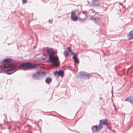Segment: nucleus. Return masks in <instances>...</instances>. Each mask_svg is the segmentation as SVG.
Listing matches in <instances>:
<instances>
[{"label": "nucleus", "instance_id": "6ab92c4d", "mask_svg": "<svg viewBox=\"0 0 133 133\" xmlns=\"http://www.w3.org/2000/svg\"><path fill=\"white\" fill-rule=\"evenodd\" d=\"M41 59L44 60L47 58V56L45 55V54H44L43 56H41Z\"/></svg>", "mask_w": 133, "mask_h": 133}, {"label": "nucleus", "instance_id": "7c9ffc66", "mask_svg": "<svg viewBox=\"0 0 133 133\" xmlns=\"http://www.w3.org/2000/svg\"><path fill=\"white\" fill-rule=\"evenodd\" d=\"M101 97H100V99H101Z\"/></svg>", "mask_w": 133, "mask_h": 133}, {"label": "nucleus", "instance_id": "e433bc0d", "mask_svg": "<svg viewBox=\"0 0 133 133\" xmlns=\"http://www.w3.org/2000/svg\"><path fill=\"white\" fill-rule=\"evenodd\" d=\"M125 0L124 1V2H125Z\"/></svg>", "mask_w": 133, "mask_h": 133}, {"label": "nucleus", "instance_id": "a878e982", "mask_svg": "<svg viewBox=\"0 0 133 133\" xmlns=\"http://www.w3.org/2000/svg\"><path fill=\"white\" fill-rule=\"evenodd\" d=\"M3 97H1V98H0V99L1 100H2V99H3Z\"/></svg>", "mask_w": 133, "mask_h": 133}, {"label": "nucleus", "instance_id": "f3484780", "mask_svg": "<svg viewBox=\"0 0 133 133\" xmlns=\"http://www.w3.org/2000/svg\"><path fill=\"white\" fill-rule=\"evenodd\" d=\"M64 52L63 55L65 57H68L69 55V52L66 50H65Z\"/></svg>", "mask_w": 133, "mask_h": 133}, {"label": "nucleus", "instance_id": "412c9836", "mask_svg": "<svg viewBox=\"0 0 133 133\" xmlns=\"http://www.w3.org/2000/svg\"><path fill=\"white\" fill-rule=\"evenodd\" d=\"M22 4H26L27 3L28 0H22Z\"/></svg>", "mask_w": 133, "mask_h": 133}, {"label": "nucleus", "instance_id": "aec40b11", "mask_svg": "<svg viewBox=\"0 0 133 133\" xmlns=\"http://www.w3.org/2000/svg\"><path fill=\"white\" fill-rule=\"evenodd\" d=\"M67 49L68 50L67 51L69 52H72L71 51L72 50L71 47H68Z\"/></svg>", "mask_w": 133, "mask_h": 133}, {"label": "nucleus", "instance_id": "9b49d317", "mask_svg": "<svg viewBox=\"0 0 133 133\" xmlns=\"http://www.w3.org/2000/svg\"><path fill=\"white\" fill-rule=\"evenodd\" d=\"M99 19V17H96L95 18L91 17L89 19V20H91L92 21L96 24L97 25L98 23V22Z\"/></svg>", "mask_w": 133, "mask_h": 133}, {"label": "nucleus", "instance_id": "f257e3e1", "mask_svg": "<svg viewBox=\"0 0 133 133\" xmlns=\"http://www.w3.org/2000/svg\"><path fill=\"white\" fill-rule=\"evenodd\" d=\"M47 52L49 55V56L48 59L46 62L59 65L60 62L58 57L57 55L54 56L55 54L57 53V50H54L52 48H48L47 50Z\"/></svg>", "mask_w": 133, "mask_h": 133}, {"label": "nucleus", "instance_id": "a211bd4d", "mask_svg": "<svg viewBox=\"0 0 133 133\" xmlns=\"http://www.w3.org/2000/svg\"><path fill=\"white\" fill-rule=\"evenodd\" d=\"M53 74L57 78H58L59 77L58 76V71H56L54 72Z\"/></svg>", "mask_w": 133, "mask_h": 133}, {"label": "nucleus", "instance_id": "473e14b6", "mask_svg": "<svg viewBox=\"0 0 133 133\" xmlns=\"http://www.w3.org/2000/svg\"><path fill=\"white\" fill-rule=\"evenodd\" d=\"M114 107L115 108H116L115 107L114 105Z\"/></svg>", "mask_w": 133, "mask_h": 133}, {"label": "nucleus", "instance_id": "423d86ee", "mask_svg": "<svg viewBox=\"0 0 133 133\" xmlns=\"http://www.w3.org/2000/svg\"><path fill=\"white\" fill-rule=\"evenodd\" d=\"M102 128L99 124L94 125L91 127V130L92 133H96L100 131Z\"/></svg>", "mask_w": 133, "mask_h": 133}, {"label": "nucleus", "instance_id": "c85d7f7f", "mask_svg": "<svg viewBox=\"0 0 133 133\" xmlns=\"http://www.w3.org/2000/svg\"><path fill=\"white\" fill-rule=\"evenodd\" d=\"M97 74L99 75V76H100L101 77H102L101 76V75H99V74Z\"/></svg>", "mask_w": 133, "mask_h": 133}, {"label": "nucleus", "instance_id": "b1692460", "mask_svg": "<svg viewBox=\"0 0 133 133\" xmlns=\"http://www.w3.org/2000/svg\"><path fill=\"white\" fill-rule=\"evenodd\" d=\"M81 13H82V12H78V15H77L78 16H79L80 15V14H81Z\"/></svg>", "mask_w": 133, "mask_h": 133}, {"label": "nucleus", "instance_id": "f03ea898", "mask_svg": "<svg viewBox=\"0 0 133 133\" xmlns=\"http://www.w3.org/2000/svg\"><path fill=\"white\" fill-rule=\"evenodd\" d=\"M13 61V59L9 58L3 60L2 63L4 64L0 66V68L1 69L0 70V73L2 72L4 69L12 67L14 64Z\"/></svg>", "mask_w": 133, "mask_h": 133}, {"label": "nucleus", "instance_id": "20e7f679", "mask_svg": "<svg viewBox=\"0 0 133 133\" xmlns=\"http://www.w3.org/2000/svg\"><path fill=\"white\" fill-rule=\"evenodd\" d=\"M92 76L89 73L83 71H80L79 74L77 76V77L80 79H87L89 78Z\"/></svg>", "mask_w": 133, "mask_h": 133}, {"label": "nucleus", "instance_id": "393cba45", "mask_svg": "<svg viewBox=\"0 0 133 133\" xmlns=\"http://www.w3.org/2000/svg\"><path fill=\"white\" fill-rule=\"evenodd\" d=\"M68 128V129L69 130H70V131H74L73 130H72L71 129H70V128Z\"/></svg>", "mask_w": 133, "mask_h": 133}, {"label": "nucleus", "instance_id": "9d476101", "mask_svg": "<svg viewBox=\"0 0 133 133\" xmlns=\"http://www.w3.org/2000/svg\"><path fill=\"white\" fill-rule=\"evenodd\" d=\"M17 71L16 69H12L10 70H5L3 71V72L5 74L7 75H10L12 74L15 72Z\"/></svg>", "mask_w": 133, "mask_h": 133}, {"label": "nucleus", "instance_id": "72a5a7b5", "mask_svg": "<svg viewBox=\"0 0 133 133\" xmlns=\"http://www.w3.org/2000/svg\"><path fill=\"white\" fill-rule=\"evenodd\" d=\"M113 131H115L114 130Z\"/></svg>", "mask_w": 133, "mask_h": 133}, {"label": "nucleus", "instance_id": "4468645a", "mask_svg": "<svg viewBox=\"0 0 133 133\" xmlns=\"http://www.w3.org/2000/svg\"><path fill=\"white\" fill-rule=\"evenodd\" d=\"M52 81V78L51 77H48L45 80V82L48 84L50 83Z\"/></svg>", "mask_w": 133, "mask_h": 133}, {"label": "nucleus", "instance_id": "c756f323", "mask_svg": "<svg viewBox=\"0 0 133 133\" xmlns=\"http://www.w3.org/2000/svg\"><path fill=\"white\" fill-rule=\"evenodd\" d=\"M108 128L110 130L111 129V128H110L109 127H108Z\"/></svg>", "mask_w": 133, "mask_h": 133}, {"label": "nucleus", "instance_id": "6e6552de", "mask_svg": "<svg viewBox=\"0 0 133 133\" xmlns=\"http://www.w3.org/2000/svg\"><path fill=\"white\" fill-rule=\"evenodd\" d=\"M108 120L106 118L104 119H101L99 121V125L102 128L103 127V125H108Z\"/></svg>", "mask_w": 133, "mask_h": 133}, {"label": "nucleus", "instance_id": "1a4fd4ad", "mask_svg": "<svg viewBox=\"0 0 133 133\" xmlns=\"http://www.w3.org/2000/svg\"><path fill=\"white\" fill-rule=\"evenodd\" d=\"M71 20L74 21H76L78 20V17L74 11L72 12L71 13Z\"/></svg>", "mask_w": 133, "mask_h": 133}, {"label": "nucleus", "instance_id": "7ed1b4c3", "mask_svg": "<svg viewBox=\"0 0 133 133\" xmlns=\"http://www.w3.org/2000/svg\"><path fill=\"white\" fill-rule=\"evenodd\" d=\"M38 66L39 65L38 64L27 62L21 64L19 66L18 68L22 69H37Z\"/></svg>", "mask_w": 133, "mask_h": 133}, {"label": "nucleus", "instance_id": "f8f14e48", "mask_svg": "<svg viewBox=\"0 0 133 133\" xmlns=\"http://www.w3.org/2000/svg\"><path fill=\"white\" fill-rule=\"evenodd\" d=\"M129 102L131 104L133 105V96H130L126 98L124 100Z\"/></svg>", "mask_w": 133, "mask_h": 133}, {"label": "nucleus", "instance_id": "cd10ccee", "mask_svg": "<svg viewBox=\"0 0 133 133\" xmlns=\"http://www.w3.org/2000/svg\"><path fill=\"white\" fill-rule=\"evenodd\" d=\"M119 4L120 5H122V6H123V5H122V4H121L120 3H119Z\"/></svg>", "mask_w": 133, "mask_h": 133}, {"label": "nucleus", "instance_id": "39448f33", "mask_svg": "<svg viewBox=\"0 0 133 133\" xmlns=\"http://www.w3.org/2000/svg\"><path fill=\"white\" fill-rule=\"evenodd\" d=\"M46 73L44 71H37L34 74L33 76L36 79H40L41 78V77L44 76L46 75Z\"/></svg>", "mask_w": 133, "mask_h": 133}, {"label": "nucleus", "instance_id": "dca6fc26", "mask_svg": "<svg viewBox=\"0 0 133 133\" xmlns=\"http://www.w3.org/2000/svg\"><path fill=\"white\" fill-rule=\"evenodd\" d=\"M99 4V3L97 0H95L94 1L93 3L92 4L93 6H98Z\"/></svg>", "mask_w": 133, "mask_h": 133}, {"label": "nucleus", "instance_id": "0eeeda50", "mask_svg": "<svg viewBox=\"0 0 133 133\" xmlns=\"http://www.w3.org/2000/svg\"><path fill=\"white\" fill-rule=\"evenodd\" d=\"M71 55H74L72 58L74 60V62L77 64H78L79 61L78 58L77 57V54L73 52H72Z\"/></svg>", "mask_w": 133, "mask_h": 133}, {"label": "nucleus", "instance_id": "5701e85b", "mask_svg": "<svg viewBox=\"0 0 133 133\" xmlns=\"http://www.w3.org/2000/svg\"><path fill=\"white\" fill-rule=\"evenodd\" d=\"M53 21V20H52V19H51V20L49 19V21H48V22L50 23H51Z\"/></svg>", "mask_w": 133, "mask_h": 133}, {"label": "nucleus", "instance_id": "4be33fe9", "mask_svg": "<svg viewBox=\"0 0 133 133\" xmlns=\"http://www.w3.org/2000/svg\"><path fill=\"white\" fill-rule=\"evenodd\" d=\"M82 12L85 15H86V14L87 13V12L86 11H82Z\"/></svg>", "mask_w": 133, "mask_h": 133}, {"label": "nucleus", "instance_id": "ddd939ff", "mask_svg": "<svg viewBox=\"0 0 133 133\" xmlns=\"http://www.w3.org/2000/svg\"><path fill=\"white\" fill-rule=\"evenodd\" d=\"M128 38L129 40L133 38V29L129 33Z\"/></svg>", "mask_w": 133, "mask_h": 133}, {"label": "nucleus", "instance_id": "2f4dec72", "mask_svg": "<svg viewBox=\"0 0 133 133\" xmlns=\"http://www.w3.org/2000/svg\"><path fill=\"white\" fill-rule=\"evenodd\" d=\"M34 48H35V46H34Z\"/></svg>", "mask_w": 133, "mask_h": 133}, {"label": "nucleus", "instance_id": "c9c22d12", "mask_svg": "<svg viewBox=\"0 0 133 133\" xmlns=\"http://www.w3.org/2000/svg\"><path fill=\"white\" fill-rule=\"evenodd\" d=\"M129 69V68H128V70Z\"/></svg>", "mask_w": 133, "mask_h": 133}, {"label": "nucleus", "instance_id": "f704fd0d", "mask_svg": "<svg viewBox=\"0 0 133 133\" xmlns=\"http://www.w3.org/2000/svg\"><path fill=\"white\" fill-rule=\"evenodd\" d=\"M74 65H75V64H74Z\"/></svg>", "mask_w": 133, "mask_h": 133}, {"label": "nucleus", "instance_id": "2eb2a0df", "mask_svg": "<svg viewBox=\"0 0 133 133\" xmlns=\"http://www.w3.org/2000/svg\"><path fill=\"white\" fill-rule=\"evenodd\" d=\"M58 76H60L62 77H63L64 76V73L63 71L62 70H59L58 71Z\"/></svg>", "mask_w": 133, "mask_h": 133}, {"label": "nucleus", "instance_id": "bb28decb", "mask_svg": "<svg viewBox=\"0 0 133 133\" xmlns=\"http://www.w3.org/2000/svg\"><path fill=\"white\" fill-rule=\"evenodd\" d=\"M79 19L80 20H81L82 19V18H80V17H79Z\"/></svg>", "mask_w": 133, "mask_h": 133}]
</instances>
